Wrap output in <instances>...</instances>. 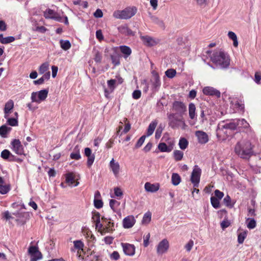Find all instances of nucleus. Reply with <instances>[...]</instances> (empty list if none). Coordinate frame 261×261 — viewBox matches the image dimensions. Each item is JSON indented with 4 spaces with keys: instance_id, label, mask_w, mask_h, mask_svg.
<instances>
[{
    "instance_id": "f257e3e1",
    "label": "nucleus",
    "mask_w": 261,
    "mask_h": 261,
    "mask_svg": "<svg viewBox=\"0 0 261 261\" xmlns=\"http://www.w3.org/2000/svg\"><path fill=\"white\" fill-rule=\"evenodd\" d=\"M253 145L249 140H241L235 145L234 152L241 158L249 160L254 154Z\"/></svg>"
},
{
    "instance_id": "f03ea898",
    "label": "nucleus",
    "mask_w": 261,
    "mask_h": 261,
    "mask_svg": "<svg viewBox=\"0 0 261 261\" xmlns=\"http://www.w3.org/2000/svg\"><path fill=\"white\" fill-rule=\"evenodd\" d=\"M206 54L209 55L211 61L222 68H227L230 64L228 55L221 50H215L213 53L207 50Z\"/></svg>"
},
{
    "instance_id": "7ed1b4c3",
    "label": "nucleus",
    "mask_w": 261,
    "mask_h": 261,
    "mask_svg": "<svg viewBox=\"0 0 261 261\" xmlns=\"http://www.w3.org/2000/svg\"><path fill=\"white\" fill-rule=\"evenodd\" d=\"M137 12L136 7H127L123 10L115 11L113 14L114 18L120 19H128L134 16Z\"/></svg>"
},
{
    "instance_id": "20e7f679",
    "label": "nucleus",
    "mask_w": 261,
    "mask_h": 261,
    "mask_svg": "<svg viewBox=\"0 0 261 261\" xmlns=\"http://www.w3.org/2000/svg\"><path fill=\"white\" fill-rule=\"evenodd\" d=\"M158 123V121L154 120L149 124L147 130L146 135H143L139 138L135 145V148H138L140 147L144 142L146 137H149L153 134Z\"/></svg>"
},
{
    "instance_id": "39448f33",
    "label": "nucleus",
    "mask_w": 261,
    "mask_h": 261,
    "mask_svg": "<svg viewBox=\"0 0 261 261\" xmlns=\"http://www.w3.org/2000/svg\"><path fill=\"white\" fill-rule=\"evenodd\" d=\"M48 90L47 89L41 90L38 92H33L31 94V100L32 102L40 103L45 100L47 97Z\"/></svg>"
},
{
    "instance_id": "423d86ee",
    "label": "nucleus",
    "mask_w": 261,
    "mask_h": 261,
    "mask_svg": "<svg viewBox=\"0 0 261 261\" xmlns=\"http://www.w3.org/2000/svg\"><path fill=\"white\" fill-rule=\"evenodd\" d=\"M201 170L197 165H195L191 176V181L194 187H198L200 182Z\"/></svg>"
},
{
    "instance_id": "0eeeda50",
    "label": "nucleus",
    "mask_w": 261,
    "mask_h": 261,
    "mask_svg": "<svg viewBox=\"0 0 261 261\" xmlns=\"http://www.w3.org/2000/svg\"><path fill=\"white\" fill-rule=\"evenodd\" d=\"M43 16L46 19H53L58 22H62V17L56 11L48 8L43 12Z\"/></svg>"
},
{
    "instance_id": "6e6552de",
    "label": "nucleus",
    "mask_w": 261,
    "mask_h": 261,
    "mask_svg": "<svg viewBox=\"0 0 261 261\" xmlns=\"http://www.w3.org/2000/svg\"><path fill=\"white\" fill-rule=\"evenodd\" d=\"M231 106L232 107L235 113H244L245 112L244 104L242 101L239 99L234 100L231 102Z\"/></svg>"
},
{
    "instance_id": "1a4fd4ad",
    "label": "nucleus",
    "mask_w": 261,
    "mask_h": 261,
    "mask_svg": "<svg viewBox=\"0 0 261 261\" xmlns=\"http://www.w3.org/2000/svg\"><path fill=\"white\" fill-rule=\"evenodd\" d=\"M203 94L207 96H215L217 98H220L221 92L217 89L211 86L204 87L202 89Z\"/></svg>"
},
{
    "instance_id": "9d476101",
    "label": "nucleus",
    "mask_w": 261,
    "mask_h": 261,
    "mask_svg": "<svg viewBox=\"0 0 261 261\" xmlns=\"http://www.w3.org/2000/svg\"><path fill=\"white\" fill-rule=\"evenodd\" d=\"M124 253L127 256H133L135 253V246L129 243H121Z\"/></svg>"
},
{
    "instance_id": "9b49d317",
    "label": "nucleus",
    "mask_w": 261,
    "mask_h": 261,
    "mask_svg": "<svg viewBox=\"0 0 261 261\" xmlns=\"http://www.w3.org/2000/svg\"><path fill=\"white\" fill-rule=\"evenodd\" d=\"M12 149L16 154L21 155L23 153V147L19 139H14L11 142Z\"/></svg>"
},
{
    "instance_id": "f8f14e48",
    "label": "nucleus",
    "mask_w": 261,
    "mask_h": 261,
    "mask_svg": "<svg viewBox=\"0 0 261 261\" xmlns=\"http://www.w3.org/2000/svg\"><path fill=\"white\" fill-rule=\"evenodd\" d=\"M152 78L151 79V83L152 86V88L157 91L161 85V82L160 80V76L158 73L153 70L152 72Z\"/></svg>"
},
{
    "instance_id": "ddd939ff",
    "label": "nucleus",
    "mask_w": 261,
    "mask_h": 261,
    "mask_svg": "<svg viewBox=\"0 0 261 261\" xmlns=\"http://www.w3.org/2000/svg\"><path fill=\"white\" fill-rule=\"evenodd\" d=\"M169 247L168 241L164 239L157 246L156 252L158 254H163L167 252Z\"/></svg>"
},
{
    "instance_id": "4468645a",
    "label": "nucleus",
    "mask_w": 261,
    "mask_h": 261,
    "mask_svg": "<svg viewBox=\"0 0 261 261\" xmlns=\"http://www.w3.org/2000/svg\"><path fill=\"white\" fill-rule=\"evenodd\" d=\"M175 116V115L169 116V119L170 121L169 125L172 128L178 126L181 123H184L182 118L181 117L182 115H179V118H176Z\"/></svg>"
},
{
    "instance_id": "2eb2a0df",
    "label": "nucleus",
    "mask_w": 261,
    "mask_h": 261,
    "mask_svg": "<svg viewBox=\"0 0 261 261\" xmlns=\"http://www.w3.org/2000/svg\"><path fill=\"white\" fill-rule=\"evenodd\" d=\"M118 30L120 33L125 36H134L135 34V32L128 28L126 24L118 27Z\"/></svg>"
},
{
    "instance_id": "dca6fc26",
    "label": "nucleus",
    "mask_w": 261,
    "mask_h": 261,
    "mask_svg": "<svg viewBox=\"0 0 261 261\" xmlns=\"http://www.w3.org/2000/svg\"><path fill=\"white\" fill-rule=\"evenodd\" d=\"M195 136L197 137L198 142L200 144H205L208 141V135L203 131H196L195 132Z\"/></svg>"
},
{
    "instance_id": "f3484780",
    "label": "nucleus",
    "mask_w": 261,
    "mask_h": 261,
    "mask_svg": "<svg viewBox=\"0 0 261 261\" xmlns=\"http://www.w3.org/2000/svg\"><path fill=\"white\" fill-rule=\"evenodd\" d=\"M136 220L133 216H128L123 220V226L124 228H130L135 224Z\"/></svg>"
},
{
    "instance_id": "a211bd4d",
    "label": "nucleus",
    "mask_w": 261,
    "mask_h": 261,
    "mask_svg": "<svg viewBox=\"0 0 261 261\" xmlns=\"http://www.w3.org/2000/svg\"><path fill=\"white\" fill-rule=\"evenodd\" d=\"M85 155L88 158L87 166L90 167L94 161L95 155L94 154H92L91 149L89 147L85 148Z\"/></svg>"
},
{
    "instance_id": "6ab92c4d",
    "label": "nucleus",
    "mask_w": 261,
    "mask_h": 261,
    "mask_svg": "<svg viewBox=\"0 0 261 261\" xmlns=\"http://www.w3.org/2000/svg\"><path fill=\"white\" fill-rule=\"evenodd\" d=\"M140 38L144 44L148 46H152L158 43L154 38L149 36H142Z\"/></svg>"
},
{
    "instance_id": "aec40b11",
    "label": "nucleus",
    "mask_w": 261,
    "mask_h": 261,
    "mask_svg": "<svg viewBox=\"0 0 261 261\" xmlns=\"http://www.w3.org/2000/svg\"><path fill=\"white\" fill-rule=\"evenodd\" d=\"M173 109L179 113H184L186 111V105L181 101H175L173 103Z\"/></svg>"
},
{
    "instance_id": "412c9836",
    "label": "nucleus",
    "mask_w": 261,
    "mask_h": 261,
    "mask_svg": "<svg viewBox=\"0 0 261 261\" xmlns=\"http://www.w3.org/2000/svg\"><path fill=\"white\" fill-rule=\"evenodd\" d=\"M144 188L146 191L153 193L159 190L160 188V185L158 183L152 184L147 182L145 183Z\"/></svg>"
},
{
    "instance_id": "4be33fe9",
    "label": "nucleus",
    "mask_w": 261,
    "mask_h": 261,
    "mask_svg": "<svg viewBox=\"0 0 261 261\" xmlns=\"http://www.w3.org/2000/svg\"><path fill=\"white\" fill-rule=\"evenodd\" d=\"M28 252L31 255V257H38L41 256V259L42 258L41 253L39 251L38 248L36 246H31L28 249Z\"/></svg>"
},
{
    "instance_id": "5701e85b",
    "label": "nucleus",
    "mask_w": 261,
    "mask_h": 261,
    "mask_svg": "<svg viewBox=\"0 0 261 261\" xmlns=\"http://www.w3.org/2000/svg\"><path fill=\"white\" fill-rule=\"evenodd\" d=\"M101 219L107 224L105 229H107L108 232H113L115 230L114 223L111 221L110 218H107L103 216L101 217Z\"/></svg>"
},
{
    "instance_id": "b1692460",
    "label": "nucleus",
    "mask_w": 261,
    "mask_h": 261,
    "mask_svg": "<svg viewBox=\"0 0 261 261\" xmlns=\"http://www.w3.org/2000/svg\"><path fill=\"white\" fill-rule=\"evenodd\" d=\"M110 167L115 176H117L120 170L119 164L118 162H116L114 159H112L110 163Z\"/></svg>"
},
{
    "instance_id": "393cba45",
    "label": "nucleus",
    "mask_w": 261,
    "mask_h": 261,
    "mask_svg": "<svg viewBox=\"0 0 261 261\" xmlns=\"http://www.w3.org/2000/svg\"><path fill=\"white\" fill-rule=\"evenodd\" d=\"M80 146L77 145L73 149V152L70 153V157L71 159L79 160L81 158L80 152Z\"/></svg>"
},
{
    "instance_id": "a878e982",
    "label": "nucleus",
    "mask_w": 261,
    "mask_h": 261,
    "mask_svg": "<svg viewBox=\"0 0 261 261\" xmlns=\"http://www.w3.org/2000/svg\"><path fill=\"white\" fill-rule=\"evenodd\" d=\"M119 49L122 54H123V57L126 59H127L132 54L131 48L126 45H121L119 46Z\"/></svg>"
},
{
    "instance_id": "bb28decb",
    "label": "nucleus",
    "mask_w": 261,
    "mask_h": 261,
    "mask_svg": "<svg viewBox=\"0 0 261 261\" xmlns=\"http://www.w3.org/2000/svg\"><path fill=\"white\" fill-rule=\"evenodd\" d=\"M14 108V101L9 99L5 104L4 108V113L5 114L12 113V110Z\"/></svg>"
},
{
    "instance_id": "cd10ccee",
    "label": "nucleus",
    "mask_w": 261,
    "mask_h": 261,
    "mask_svg": "<svg viewBox=\"0 0 261 261\" xmlns=\"http://www.w3.org/2000/svg\"><path fill=\"white\" fill-rule=\"evenodd\" d=\"M223 128L235 130L237 129L236 119H233L229 123H226L222 126Z\"/></svg>"
},
{
    "instance_id": "c85d7f7f",
    "label": "nucleus",
    "mask_w": 261,
    "mask_h": 261,
    "mask_svg": "<svg viewBox=\"0 0 261 261\" xmlns=\"http://www.w3.org/2000/svg\"><path fill=\"white\" fill-rule=\"evenodd\" d=\"M158 149L161 152H170L172 149V147L168 146L165 143H160L158 146Z\"/></svg>"
},
{
    "instance_id": "c756f323",
    "label": "nucleus",
    "mask_w": 261,
    "mask_h": 261,
    "mask_svg": "<svg viewBox=\"0 0 261 261\" xmlns=\"http://www.w3.org/2000/svg\"><path fill=\"white\" fill-rule=\"evenodd\" d=\"M65 180L66 182L68 184L69 186H71L74 183L75 177L73 173L72 172H69L65 174Z\"/></svg>"
},
{
    "instance_id": "7c9ffc66",
    "label": "nucleus",
    "mask_w": 261,
    "mask_h": 261,
    "mask_svg": "<svg viewBox=\"0 0 261 261\" xmlns=\"http://www.w3.org/2000/svg\"><path fill=\"white\" fill-rule=\"evenodd\" d=\"M236 123L238 128H246L249 126V123L244 119H236Z\"/></svg>"
},
{
    "instance_id": "2f4dec72",
    "label": "nucleus",
    "mask_w": 261,
    "mask_h": 261,
    "mask_svg": "<svg viewBox=\"0 0 261 261\" xmlns=\"http://www.w3.org/2000/svg\"><path fill=\"white\" fill-rule=\"evenodd\" d=\"M15 38L13 36L4 37L3 34H0V42L2 44H8L13 42Z\"/></svg>"
},
{
    "instance_id": "473e14b6",
    "label": "nucleus",
    "mask_w": 261,
    "mask_h": 261,
    "mask_svg": "<svg viewBox=\"0 0 261 261\" xmlns=\"http://www.w3.org/2000/svg\"><path fill=\"white\" fill-rule=\"evenodd\" d=\"M11 130V127L4 125L0 127V135L3 138H6L7 134Z\"/></svg>"
},
{
    "instance_id": "72a5a7b5",
    "label": "nucleus",
    "mask_w": 261,
    "mask_h": 261,
    "mask_svg": "<svg viewBox=\"0 0 261 261\" xmlns=\"http://www.w3.org/2000/svg\"><path fill=\"white\" fill-rule=\"evenodd\" d=\"M172 184L174 186H177L181 181L180 176L178 174L173 173L171 176Z\"/></svg>"
},
{
    "instance_id": "f704fd0d",
    "label": "nucleus",
    "mask_w": 261,
    "mask_h": 261,
    "mask_svg": "<svg viewBox=\"0 0 261 261\" xmlns=\"http://www.w3.org/2000/svg\"><path fill=\"white\" fill-rule=\"evenodd\" d=\"M228 36L230 39L233 41V46L236 47H238V41L236 34L232 31H229L228 33Z\"/></svg>"
},
{
    "instance_id": "c9c22d12",
    "label": "nucleus",
    "mask_w": 261,
    "mask_h": 261,
    "mask_svg": "<svg viewBox=\"0 0 261 261\" xmlns=\"http://www.w3.org/2000/svg\"><path fill=\"white\" fill-rule=\"evenodd\" d=\"M173 157L176 161H181L184 156V152L179 150H175L173 151Z\"/></svg>"
},
{
    "instance_id": "e433bc0d",
    "label": "nucleus",
    "mask_w": 261,
    "mask_h": 261,
    "mask_svg": "<svg viewBox=\"0 0 261 261\" xmlns=\"http://www.w3.org/2000/svg\"><path fill=\"white\" fill-rule=\"evenodd\" d=\"M223 203L224 204L229 208H232L234 206L235 202L231 203V199L230 197L227 195L225 198L223 199Z\"/></svg>"
},
{
    "instance_id": "4c0bfd02",
    "label": "nucleus",
    "mask_w": 261,
    "mask_h": 261,
    "mask_svg": "<svg viewBox=\"0 0 261 261\" xmlns=\"http://www.w3.org/2000/svg\"><path fill=\"white\" fill-rule=\"evenodd\" d=\"M189 142L188 140L185 138H181L179 141V148L182 150L186 149L188 146Z\"/></svg>"
},
{
    "instance_id": "58836bf2",
    "label": "nucleus",
    "mask_w": 261,
    "mask_h": 261,
    "mask_svg": "<svg viewBox=\"0 0 261 261\" xmlns=\"http://www.w3.org/2000/svg\"><path fill=\"white\" fill-rule=\"evenodd\" d=\"M60 44L61 47L65 50L69 49L71 46L70 42L68 40H60Z\"/></svg>"
},
{
    "instance_id": "ea45409f",
    "label": "nucleus",
    "mask_w": 261,
    "mask_h": 261,
    "mask_svg": "<svg viewBox=\"0 0 261 261\" xmlns=\"http://www.w3.org/2000/svg\"><path fill=\"white\" fill-rule=\"evenodd\" d=\"M49 64L47 62H45L42 64L39 68V73L42 74L47 72L48 70Z\"/></svg>"
},
{
    "instance_id": "a19ab883",
    "label": "nucleus",
    "mask_w": 261,
    "mask_h": 261,
    "mask_svg": "<svg viewBox=\"0 0 261 261\" xmlns=\"http://www.w3.org/2000/svg\"><path fill=\"white\" fill-rule=\"evenodd\" d=\"M211 202L212 205L215 208H218L220 206L219 199H217L216 197H215L214 196L211 197Z\"/></svg>"
},
{
    "instance_id": "79ce46f5",
    "label": "nucleus",
    "mask_w": 261,
    "mask_h": 261,
    "mask_svg": "<svg viewBox=\"0 0 261 261\" xmlns=\"http://www.w3.org/2000/svg\"><path fill=\"white\" fill-rule=\"evenodd\" d=\"M8 115H5L6 118L7 119V123L12 126H17L18 125V121L17 118H7V116Z\"/></svg>"
},
{
    "instance_id": "37998d69",
    "label": "nucleus",
    "mask_w": 261,
    "mask_h": 261,
    "mask_svg": "<svg viewBox=\"0 0 261 261\" xmlns=\"http://www.w3.org/2000/svg\"><path fill=\"white\" fill-rule=\"evenodd\" d=\"M151 214L150 212H148L146 213L143 217L142 221V223L143 224H147L151 221Z\"/></svg>"
},
{
    "instance_id": "c03bdc74",
    "label": "nucleus",
    "mask_w": 261,
    "mask_h": 261,
    "mask_svg": "<svg viewBox=\"0 0 261 261\" xmlns=\"http://www.w3.org/2000/svg\"><path fill=\"white\" fill-rule=\"evenodd\" d=\"M92 219L95 224L99 223L100 222V215L97 212L92 213Z\"/></svg>"
},
{
    "instance_id": "a18cd8bd",
    "label": "nucleus",
    "mask_w": 261,
    "mask_h": 261,
    "mask_svg": "<svg viewBox=\"0 0 261 261\" xmlns=\"http://www.w3.org/2000/svg\"><path fill=\"white\" fill-rule=\"evenodd\" d=\"M176 74V71L173 69H169L165 71V75L170 79L173 78Z\"/></svg>"
},
{
    "instance_id": "49530a36",
    "label": "nucleus",
    "mask_w": 261,
    "mask_h": 261,
    "mask_svg": "<svg viewBox=\"0 0 261 261\" xmlns=\"http://www.w3.org/2000/svg\"><path fill=\"white\" fill-rule=\"evenodd\" d=\"M11 155V153L8 149H4L3 150L1 154V156L4 160H8L10 158V155Z\"/></svg>"
},
{
    "instance_id": "de8ad7c7",
    "label": "nucleus",
    "mask_w": 261,
    "mask_h": 261,
    "mask_svg": "<svg viewBox=\"0 0 261 261\" xmlns=\"http://www.w3.org/2000/svg\"><path fill=\"white\" fill-rule=\"evenodd\" d=\"M111 59L112 60V63L115 66H118L120 64V57L118 55H111Z\"/></svg>"
},
{
    "instance_id": "09e8293b",
    "label": "nucleus",
    "mask_w": 261,
    "mask_h": 261,
    "mask_svg": "<svg viewBox=\"0 0 261 261\" xmlns=\"http://www.w3.org/2000/svg\"><path fill=\"white\" fill-rule=\"evenodd\" d=\"M247 237L246 231H243L240 233L238 236V242L239 244H242Z\"/></svg>"
},
{
    "instance_id": "8fccbe9b",
    "label": "nucleus",
    "mask_w": 261,
    "mask_h": 261,
    "mask_svg": "<svg viewBox=\"0 0 261 261\" xmlns=\"http://www.w3.org/2000/svg\"><path fill=\"white\" fill-rule=\"evenodd\" d=\"M10 190V187L9 185H2L0 184V193L2 194H5Z\"/></svg>"
},
{
    "instance_id": "3c124183",
    "label": "nucleus",
    "mask_w": 261,
    "mask_h": 261,
    "mask_svg": "<svg viewBox=\"0 0 261 261\" xmlns=\"http://www.w3.org/2000/svg\"><path fill=\"white\" fill-rule=\"evenodd\" d=\"M74 247L75 249L83 250L84 244L81 240H76L73 242Z\"/></svg>"
},
{
    "instance_id": "603ef678",
    "label": "nucleus",
    "mask_w": 261,
    "mask_h": 261,
    "mask_svg": "<svg viewBox=\"0 0 261 261\" xmlns=\"http://www.w3.org/2000/svg\"><path fill=\"white\" fill-rule=\"evenodd\" d=\"M94 60L96 63H100L102 60L101 54L98 51H96L94 55Z\"/></svg>"
},
{
    "instance_id": "864d4df0",
    "label": "nucleus",
    "mask_w": 261,
    "mask_h": 261,
    "mask_svg": "<svg viewBox=\"0 0 261 261\" xmlns=\"http://www.w3.org/2000/svg\"><path fill=\"white\" fill-rule=\"evenodd\" d=\"M163 130V126L161 124L155 131V137L156 139H159L161 137Z\"/></svg>"
},
{
    "instance_id": "5fc2aeb1",
    "label": "nucleus",
    "mask_w": 261,
    "mask_h": 261,
    "mask_svg": "<svg viewBox=\"0 0 261 261\" xmlns=\"http://www.w3.org/2000/svg\"><path fill=\"white\" fill-rule=\"evenodd\" d=\"M116 83V81L114 79H111L110 80L108 81V82H107L108 85L111 90V92H112L114 90V89L115 88V85Z\"/></svg>"
},
{
    "instance_id": "6e6d98bb",
    "label": "nucleus",
    "mask_w": 261,
    "mask_h": 261,
    "mask_svg": "<svg viewBox=\"0 0 261 261\" xmlns=\"http://www.w3.org/2000/svg\"><path fill=\"white\" fill-rule=\"evenodd\" d=\"M94 205L96 208H100L103 206V202L101 199H94Z\"/></svg>"
},
{
    "instance_id": "4d7b16f0",
    "label": "nucleus",
    "mask_w": 261,
    "mask_h": 261,
    "mask_svg": "<svg viewBox=\"0 0 261 261\" xmlns=\"http://www.w3.org/2000/svg\"><path fill=\"white\" fill-rule=\"evenodd\" d=\"M3 218L6 220H10L14 219V217L11 215L8 211H5L3 214Z\"/></svg>"
},
{
    "instance_id": "13d9d810",
    "label": "nucleus",
    "mask_w": 261,
    "mask_h": 261,
    "mask_svg": "<svg viewBox=\"0 0 261 261\" xmlns=\"http://www.w3.org/2000/svg\"><path fill=\"white\" fill-rule=\"evenodd\" d=\"M123 121L125 123V127L123 132L124 133H126L130 129V124L129 123V122H128L126 118H124Z\"/></svg>"
},
{
    "instance_id": "bf43d9fd",
    "label": "nucleus",
    "mask_w": 261,
    "mask_h": 261,
    "mask_svg": "<svg viewBox=\"0 0 261 261\" xmlns=\"http://www.w3.org/2000/svg\"><path fill=\"white\" fill-rule=\"evenodd\" d=\"M230 225V222L227 219H224L220 224L221 227L223 230L228 227Z\"/></svg>"
},
{
    "instance_id": "052dcab7",
    "label": "nucleus",
    "mask_w": 261,
    "mask_h": 261,
    "mask_svg": "<svg viewBox=\"0 0 261 261\" xmlns=\"http://www.w3.org/2000/svg\"><path fill=\"white\" fill-rule=\"evenodd\" d=\"M256 223L254 219H251L247 224L249 229H253L256 227Z\"/></svg>"
},
{
    "instance_id": "680f3d73",
    "label": "nucleus",
    "mask_w": 261,
    "mask_h": 261,
    "mask_svg": "<svg viewBox=\"0 0 261 261\" xmlns=\"http://www.w3.org/2000/svg\"><path fill=\"white\" fill-rule=\"evenodd\" d=\"M195 105L193 103H190L189 105V114H195Z\"/></svg>"
},
{
    "instance_id": "e2e57ef3",
    "label": "nucleus",
    "mask_w": 261,
    "mask_h": 261,
    "mask_svg": "<svg viewBox=\"0 0 261 261\" xmlns=\"http://www.w3.org/2000/svg\"><path fill=\"white\" fill-rule=\"evenodd\" d=\"M215 197L217 199L220 200L224 196V193L222 192H221L219 190H216L214 192Z\"/></svg>"
},
{
    "instance_id": "0e129e2a",
    "label": "nucleus",
    "mask_w": 261,
    "mask_h": 261,
    "mask_svg": "<svg viewBox=\"0 0 261 261\" xmlns=\"http://www.w3.org/2000/svg\"><path fill=\"white\" fill-rule=\"evenodd\" d=\"M194 245V242L192 240H190L188 243L185 245V248L186 250L188 252H190Z\"/></svg>"
},
{
    "instance_id": "69168bd1",
    "label": "nucleus",
    "mask_w": 261,
    "mask_h": 261,
    "mask_svg": "<svg viewBox=\"0 0 261 261\" xmlns=\"http://www.w3.org/2000/svg\"><path fill=\"white\" fill-rule=\"evenodd\" d=\"M255 79L254 81L257 84H260V80H261V73L259 72H256L255 73Z\"/></svg>"
},
{
    "instance_id": "338daca9",
    "label": "nucleus",
    "mask_w": 261,
    "mask_h": 261,
    "mask_svg": "<svg viewBox=\"0 0 261 261\" xmlns=\"http://www.w3.org/2000/svg\"><path fill=\"white\" fill-rule=\"evenodd\" d=\"M110 257L112 259L117 260L120 258V255L117 251H115L111 254Z\"/></svg>"
},
{
    "instance_id": "774afa93",
    "label": "nucleus",
    "mask_w": 261,
    "mask_h": 261,
    "mask_svg": "<svg viewBox=\"0 0 261 261\" xmlns=\"http://www.w3.org/2000/svg\"><path fill=\"white\" fill-rule=\"evenodd\" d=\"M114 238L111 236H107L104 238V242L106 244L110 245L113 243Z\"/></svg>"
}]
</instances>
